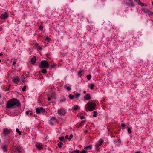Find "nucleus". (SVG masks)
Returning <instances> with one entry per match:
<instances>
[{
	"label": "nucleus",
	"mask_w": 153,
	"mask_h": 153,
	"mask_svg": "<svg viewBox=\"0 0 153 153\" xmlns=\"http://www.w3.org/2000/svg\"><path fill=\"white\" fill-rule=\"evenodd\" d=\"M86 93V91H83V93L84 94H85Z\"/></svg>",
	"instance_id": "nucleus-56"
},
{
	"label": "nucleus",
	"mask_w": 153,
	"mask_h": 153,
	"mask_svg": "<svg viewBox=\"0 0 153 153\" xmlns=\"http://www.w3.org/2000/svg\"><path fill=\"white\" fill-rule=\"evenodd\" d=\"M59 139L61 141H63L64 140H65L64 137L63 136L60 137Z\"/></svg>",
	"instance_id": "nucleus-33"
},
{
	"label": "nucleus",
	"mask_w": 153,
	"mask_h": 153,
	"mask_svg": "<svg viewBox=\"0 0 153 153\" xmlns=\"http://www.w3.org/2000/svg\"><path fill=\"white\" fill-rule=\"evenodd\" d=\"M23 82H25L26 81H25V80H23Z\"/></svg>",
	"instance_id": "nucleus-61"
},
{
	"label": "nucleus",
	"mask_w": 153,
	"mask_h": 153,
	"mask_svg": "<svg viewBox=\"0 0 153 153\" xmlns=\"http://www.w3.org/2000/svg\"><path fill=\"white\" fill-rule=\"evenodd\" d=\"M1 95L0 94V98H1Z\"/></svg>",
	"instance_id": "nucleus-58"
},
{
	"label": "nucleus",
	"mask_w": 153,
	"mask_h": 153,
	"mask_svg": "<svg viewBox=\"0 0 153 153\" xmlns=\"http://www.w3.org/2000/svg\"><path fill=\"white\" fill-rule=\"evenodd\" d=\"M128 131L129 134H131V131L130 128H128L127 129Z\"/></svg>",
	"instance_id": "nucleus-39"
},
{
	"label": "nucleus",
	"mask_w": 153,
	"mask_h": 153,
	"mask_svg": "<svg viewBox=\"0 0 153 153\" xmlns=\"http://www.w3.org/2000/svg\"><path fill=\"white\" fill-rule=\"evenodd\" d=\"M125 126H126V125L122 123L121 124V126L122 128V129H124V127H125Z\"/></svg>",
	"instance_id": "nucleus-41"
},
{
	"label": "nucleus",
	"mask_w": 153,
	"mask_h": 153,
	"mask_svg": "<svg viewBox=\"0 0 153 153\" xmlns=\"http://www.w3.org/2000/svg\"><path fill=\"white\" fill-rule=\"evenodd\" d=\"M92 148V145H90L88 146L85 147L84 149L86 150H88V149H91Z\"/></svg>",
	"instance_id": "nucleus-23"
},
{
	"label": "nucleus",
	"mask_w": 153,
	"mask_h": 153,
	"mask_svg": "<svg viewBox=\"0 0 153 153\" xmlns=\"http://www.w3.org/2000/svg\"><path fill=\"white\" fill-rule=\"evenodd\" d=\"M36 116H37V115H34V117H36Z\"/></svg>",
	"instance_id": "nucleus-60"
},
{
	"label": "nucleus",
	"mask_w": 153,
	"mask_h": 153,
	"mask_svg": "<svg viewBox=\"0 0 153 153\" xmlns=\"http://www.w3.org/2000/svg\"><path fill=\"white\" fill-rule=\"evenodd\" d=\"M42 73L44 74H46L47 72V71L45 69H43L42 70Z\"/></svg>",
	"instance_id": "nucleus-40"
},
{
	"label": "nucleus",
	"mask_w": 153,
	"mask_h": 153,
	"mask_svg": "<svg viewBox=\"0 0 153 153\" xmlns=\"http://www.w3.org/2000/svg\"><path fill=\"white\" fill-rule=\"evenodd\" d=\"M6 107L9 109L14 108L12 99L7 102L6 105Z\"/></svg>",
	"instance_id": "nucleus-5"
},
{
	"label": "nucleus",
	"mask_w": 153,
	"mask_h": 153,
	"mask_svg": "<svg viewBox=\"0 0 153 153\" xmlns=\"http://www.w3.org/2000/svg\"><path fill=\"white\" fill-rule=\"evenodd\" d=\"M50 56V55L49 54H47V57H48L49 56Z\"/></svg>",
	"instance_id": "nucleus-55"
},
{
	"label": "nucleus",
	"mask_w": 153,
	"mask_h": 153,
	"mask_svg": "<svg viewBox=\"0 0 153 153\" xmlns=\"http://www.w3.org/2000/svg\"><path fill=\"white\" fill-rule=\"evenodd\" d=\"M80 119L81 120L85 118V117L84 116H80Z\"/></svg>",
	"instance_id": "nucleus-46"
},
{
	"label": "nucleus",
	"mask_w": 153,
	"mask_h": 153,
	"mask_svg": "<svg viewBox=\"0 0 153 153\" xmlns=\"http://www.w3.org/2000/svg\"><path fill=\"white\" fill-rule=\"evenodd\" d=\"M66 100V98L65 97H63L62 99H61L60 100V102H62L64 101H65Z\"/></svg>",
	"instance_id": "nucleus-31"
},
{
	"label": "nucleus",
	"mask_w": 153,
	"mask_h": 153,
	"mask_svg": "<svg viewBox=\"0 0 153 153\" xmlns=\"http://www.w3.org/2000/svg\"><path fill=\"white\" fill-rule=\"evenodd\" d=\"M135 153H140V152L139 151H137Z\"/></svg>",
	"instance_id": "nucleus-53"
},
{
	"label": "nucleus",
	"mask_w": 153,
	"mask_h": 153,
	"mask_svg": "<svg viewBox=\"0 0 153 153\" xmlns=\"http://www.w3.org/2000/svg\"><path fill=\"white\" fill-rule=\"evenodd\" d=\"M91 75L90 74H89L87 76V78L88 80H90L91 79Z\"/></svg>",
	"instance_id": "nucleus-36"
},
{
	"label": "nucleus",
	"mask_w": 153,
	"mask_h": 153,
	"mask_svg": "<svg viewBox=\"0 0 153 153\" xmlns=\"http://www.w3.org/2000/svg\"><path fill=\"white\" fill-rule=\"evenodd\" d=\"M79 107L78 105H74V106L73 108L74 109L75 111L77 110L78 109H79Z\"/></svg>",
	"instance_id": "nucleus-27"
},
{
	"label": "nucleus",
	"mask_w": 153,
	"mask_h": 153,
	"mask_svg": "<svg viewBox=\"0 0 153 153\" xmlns=\"http://www.w3.org/2000/svg\"><path fill=\"white\" fill-rule=\"evenodd\" d=\"M65 88H66L68 91H70L71 90V88L69 86H67L66 85H65L64 86Z\"/></svg>",
	"instance_id": "nucleus-25"
},
{
	"label": "nucleus",
	"mask_w": 153,
	"mask_h": 153,
	"mask_svg": "<svg viewBox=\"0 0 153 153\" xmlns=\"http://www.w3.org/2000/svg\"><path fill=\"white\" fill-rule=\"evenodd\" d=\"M68 97L70 99L72 100L74 98V95H72L71 94H70L69 95Z\"/></svg>",
	"instance_id": "nucleus-26"
},
{
	"label": "nucleus",
	"mask_w": 153,
	"mask_h": 153,
	"mask_svg": "<svg viewBox=\"0 0 153 153\" xmlns=\"http://www.w3.org/2000/svg\"><path fill=\"white\" fill-rule=\"evenodd\" d=\"M51 100V98L50 97H49L48 96V100L49 101H50Z\"/></svg>",
	"instance_id": "nucleus-49"
},
{
	"label": "nucleus",
	"mask_w": 153,
	"mask_h": 153,
	"mask_svg": "<svg viewBox=\"0 0 153 153\" xmlns=\"http://www.w3.org/2000/svg\"><path fill=\"white\" fill-rule=\"evenodd\" d=\"M73 135L72 134H71L70 135L69 138H68V140L69 141H70L71 140V139L73 138Z\"/></svg>",
	"instance_id": "nucleus-37"
},
{
	"label": "nucleus",
	"mask_w": 153,
	"mask_h": 153,
	"mask_svg": "<svg viewBox=\"0 0 153 153\" xmlns=\"http://www.w3.org/2000/svg\"><path fill=\"white\" fill-rule=\"evenodd\" d=\"M45 109H43L42 107H40L36 109V112L38 114H40L41 112L45 113Z\"/></svg>",
	"instance_id": "nucleus-7"
},
{
	"label": "nucleus",
	"mask_w": 153,
	"mask_h": 153,
	"mask_svg": "<svg viewBox=\"0 0 153 153\" xmlns=\"http://www.w3.org/2000/svg\"><path fill=\"white\" fill-rule=\"evenodd\" d=\"M105 100H103V102H105Z\"/></svg>",
	"instance_id": "nucleus-62"
},
{
	"label": "nucleus",
	"mask_w": 153,
	"mask_h": 153,
	"mask_svg": "<svg viewBox=\"0 0 153 153\" xmlns=\"http://www.w3.org/2000/svg\"><path fill=\"white\" fill-rule=\"evenodd\" d=\"M130 2H132L133 0H129Z\"/></svg>",
	"instance_id": "nucleus-59"
},
{
	"label": "nucleus",
	"mask_w": 153,
	"mask_h": 153,
	"mask_svg": "<svg viewBox=\"0 0 153 153\" xmlns=\"http://www.w3.org/2000/svg\"><path fill=\"white\" fill-rule=\"evenodd\" d=\"M19 81L20 79L18 77H14L12 80L13 82L15 84H18Z\"/></svg>",
	"instance_id": "nucleus-15"
},
{
	"label": "nucleus",
	"mask_w": 153,
	"mask_h": 153,
	"mask_svg": "<svg viewBox=\"0 0 153 153\" xmlns=\"http://www.w3.org/2000/svg\"><path fill=\"white\" fill-rule=\"evenodd\" d=\"M12 100L14 108L20 106L21 103L17 99L13 98L12 99Z\"/></svg>",
	"instance_id": "nucleus-2"
},
{
	"label": "nucleus",
	"mask_w": 153,
	"mask_h": 153,
	"mask_svg": "<svg viewBox=\"0 0 153 153\" xmlns=\"http://www.w3.org/2000/svg\"><path fill=\"white\" fill-rule=\"evenodd\" d=\"M2 55H3V54L2 53H0V56H2Z\"/></svg>",
	"instance_id": "nucleus-57"
},
{
	"label": "nucleus",
	"mask_w": 153,
	"mask_h": 153,
	"mask_svg": "<svg viewBox=\"0 0 153 153\" xmlns=\"http://www.w3.org/2000/svg\"><path fill=\"white\" fill-rule=\"evenodd\" d=\"M56 122H57V123H59V122L57 121V120L56 117H52L49 121V123L52 126L54 125L55 123Z\"/></svg>",
	"instance_id": "nucleus-6"
},
{
	"label": "nucleus",
	"mask_w": 153,
	"mask_h": 153,
	"mask_svg": "<svg viewBox=\"0 0 153 153\" xmlns=\"http://www.w3.org/2000/svg\"><path fill=\"white\" fill-rule=\"evenodd\" d=\"M43 26L42 25H40L39 26V29H40V30H42V29H43Z\"/></svg>",
	"instance_id": "nucleus-43"
},
{
	"label": "nucleus",
	"mask_w": 153,
	"mask_h": 153,
	"mask_svg": "<svg viewBox=\"0 0 153 153\" xmlns=\"http://www.w3.org/2000/svg\"><path fill=\"white\" fill-rule=\"evenodd\" d=\"M85 133H87L88 132V131L87 130H86L85 131Z\"/></svg>",
	"instance_id": "nucleus-54"
},
{
	"label": "nucleus",
	"mask_w": 153,
	"mask_h": 153,
	"mask_svg": "<svg viewBox=\"0 0 153 153\" xmlns=\"http://www.w3.org/2000/svg\"><path fill=\"white\" fill-rule=\"evenodd\" d=\"M16 61H13V62L12 65H15L16 64Z\"/></svg>",
	"instance_id": "nucleus-47"
},
{
	"label": "nucleus",
	"mask_w": 153,
	"mask_h": 153,
	"mask_svg": "<svg viewBox=\"0 0 153 153\" xmlns=\"http://www.w3.org/2000/svg\"><path fill=\"white\" fill-rule=\"evenodd\" d=\"M96 106L95 103L92 102H88L85 105L86 110L87 111H92L95 110Z\"/></svg>",
	"instance_id": "nucleus-1"
},
{
	"label": "nucleus",
	"mask_w": 153,
	"mask_h": 153,
	"mask_svg": "<svg viewBox=\"0 0 153 153\" xmlns=\"http://www.w3.org/2000/svg\"><path fill=\"white\" fill-rule=\"evenodd\" d=\"M58 114L60 115H64L66 113V111L63 109H58Z\"/></svg>",
	"instance_id": "nucleus-12"
},
{
	"label": "nucleus",
	"mask_w": 153,
	"mask_h": 153,
	"mask_svg": "<svg viewBox=\"0 0 153 153\" xmlns=\"http://www.w3.org/2000/svg\"><path fill=\"white\" fill-rule=\"evenodd\" d=\"M35 146L39 150L41 149L42 148V145L41 143H36Z\"/></svg>",
	"instance_id": "nucleus-14"
},
{
	"label": "nucleus",
	"mask_w": 153,
	"mask_h": 153,
	"mask_svg": "<svg viewBox=\"0 0 153 153\" xmlns=\"http://www.w3.org/2000/svg\"><path fill=\"white\" fill-rule=\"evenodd\" d=\"M81 94L79 93L76 92L75 94V97L77 99H78L79 97L80 96Z\"/></svg>",
	"instance_id": "nucleus-22"
},
{
	"label": "nucleus",
	"mask_w": 153,
	"mask_h": 153,
	"mask_svg": "<svg viewBox=\"0 0 153 153\" xmlns=\"http://www.w3.org/2000/svg\"><path fill=\"white\" fill-rule=\"evenodd\" d=\"M152 5L153 6V1H152Z\"/></svg>",
	"instance_id": "nucleus-63"
},
{
	"label": "nucleus",
	"mask_w": 153,
	"mask_h": 153,
	"mask_svg": "<svg viewBox=\"0 0 153 153\" xmlns=\"http://www.w3.org/2000/svg\"><path fill=\"white\" fill-rule=\"evenodd\" d=\"M63 144L61 142H60L59 143H58L57 144L58 147L59 148H61L62 147V145Z\"/></svg>",
	"instance_id": "nucleus-28"
},
{
	"label": "nucleus",
	"mask_w": 153,
	"mask_h": 153,
	"mask_svg": "<svg viewBox=\"0 0 153 153\" xmlns=\"http://www.w3.org/2000/svg\"><path fill=\"white\" fill-rule=\"evenodd\" d=\"M16 131L17 132L19 135L22 134L21 132L18 129H16Z\"/></svg>",
	"instance_id": "nucleus-32"
},
{
	"label": "nucleus",
	"mask_w": 153,
	"mask_h": 153,
	"mask_svg": "<svg viewBox=\"0 0 153 153\" xmlns=\"http://www.w3.org/2000/svg\"><path fill=\"white\" fill-rule=\"evenodd\" d=\"M103 142V140H102L101 139H100L98 142V143L95 145V146L96 149L97 151H98L99 150V146H101Z\"/></svg>",
	"instance_id": "nucleus-9"
},
{
	"label": "nucleus",
	"mask_w": 153,
	"mask_h": 153,
	"mask_svg": "<svg viewBox=\"0 0 153 153\" xmlns=\"http://www.w3.org/2000/svg\"><path fill=\"white\" fill-rule=\"evenodd\" d=\"M49 64L45 60L42 61L41 62L39 68H48L49 67Z\"/></svg>",
	"instance_id": "nucleus-3"
},
{
	"label": "nucleus",
	"mask_w": 153,
	"mask_h": 153,
	"mask_svg": "<svg viewBox=\"0 0 153 153\" xmlns=\"http://www.w3.org/2000/svg\"><path fill=\"white\" fill-rule=\"evenodd\" d=\"M146 13H148L149 16L152 15L153 16V12H151L149 10H147Z\"/></svg>",
	"instance_id": "nucleus-21"
},
{
	"label": "nucleus",
	"mask_w": 153,
	"mask_h": 153,
	"mask_svg": "<svg viewBox=\"0 0 153 153\" xmlns=\"http://www.w3.org/2000/svg\"><path fill=\"white\" fill-rule=\"evenodd\" d=\"M131 2V5L133 6L134 5V4L133 3L132 1Z\"/></svg>",
	"instance_id": "nucleus-52"
},
{
	"label": "nucleus",
	"mask_w": 153,
	"mask_h": 153,
	"mask_svg": "<svg viewBox=\"0 0 153 153\" xmlns=\"http://www.w3.org/2000/svg\"><path fill=\"white\" fill-rule=\"evenodd\" d=\"M3 151L4 152H7V147L6 145H5L1 147Z\"/></svg>",
	"instance_id": "nucleus-18"
},
{
	"label": "nucleus",
	"mask_w": 153,
	"mask_h": 153,
	"mask_svg": "<svg viewBox=\"0 0 153 153\" xmlns=\"http://www.w3.org/2000/svg\"><path fill=\"white\" fill-rule=\"evenodd\" d=\"M51 38L49 37L48 36L46 37V40L48 41V42L50 41L51 40Z\"/></svg>",
	"instance_id": "nucleus-42"
},
{
	"label": "nucleus",
	"mask_w": 153,
	"mask_h": 153,
	"mask_svg": "<svg viewBox=\"0 0 153 153\" xmlns=\"http://www.w3.org/2000/svg\"><path fill=\"white\" fill-rule=\"evenodd\" d=\"M76 152V153H79V150H74L71 153H74Z\"/></svg>",
	"instance_id": "nucleus-38"
},
{
	"label": "nucleus",
	"mask_w": 153,
	"mask_h": 153,
	"mask_svg": "<svg viewBox=\"0 0 153 153\" xmlns=\"http://www.w3.org/2000/svg\"><path fill=\"white\" fill-rule=\"evenodd\" d=\"M51 98L55 99L56 97V94L54 92H53L51 93Z\"/></svg>",
	"instance_id": "nucleus-20"
},
{
	"label": "nucleus",
	"mask_w": 153,
	"mask_h": 153,
	"mask_svg": "<svg viewBox=\"0 0 153 153\" xmlns=\"http://www.w3.org/2000/svg\"><path fill=\"white\" fill-rule=\"evenodd\" d=\"M134 1L137 2L138 5L141 6V7H143V6L146 7L147 6V4L146 3H142L141 2L140 0H134Z\"/></svg>",
	"instance_id": "nucleus-11"
},
{
	"label": "nucleus",
	"mask_w": 153,
	"mask_h": 153,
	"mask_svg": "<svg viewBox=\"0 0 153 153\" xmlns=\"http://www.w3.org/2000/svg\"><path fill=\"white\" fill-rule=\"evenodd\" d=\"M29 114L30 115H32L33 114V113L32 112V111H31L30 112V113H29Z\"/></svg>",
	"instance_id": "nucleus-51"
},
{
	"label": "nucleus",
	"mask_w": 153,
	"mask_h": 153,
	"mask_svg": "<svg viewBox=\"0 0 153 153\" xmlns=\"http://www.w3.org/2000/svg\"><path fill=\"white\" fill-rule=\"evenodd\" d=\"M36 58L35 56H34L31 59L30 62L32 64H34L36 62Z\"/></svg>",
	"instance_id": "nucleus-16"
},
{
	"label": "nucleus",
	"mask_w": 153,
	"mask_h": 153,
	"mask_svg": "<svg viewBox=\"0 0 153 153\" xmlns=\"http://www.w3.org/2000/svg\"><path fill=\"white\" fill-rule=\"evenodd\" d=\"M86 121V120H82L81 122L79 124H77V127L79 128L80 127L82 126L83 125V123Z\"/></svg>",
	"instance_id": "nucleus-17"
},
{
	"label": "nucleus",
	"mask_w": 153,
	"mask_h": 153,
	"mask_svg": "<svg viewBox=\"0 0 153 153\" xmlns=\"http://www.w3.org/2000/svg\"><path fill=\"white\" fill-rule=\"evenodd\" d=\"M94 84L92 83L91 84L90 88V89L91 90L94 89Z\"/></svg>",
	"instance_id": "nucleus-34"
},
{
	"label": "nucleus",
	"mask_w": 153,
	"mask_h": 153,
	"mask_svg": "<svg viewBox=\"0 0 153 153\" xmlns=\"http://www.w3.org/2000/svg\"><path fill=\"white\" fill-rule=\"evenodd\" d=\"M112 137H114V136H112Z\"/></svg>",
	"instance_id": "nucleus-64"
},
{
	"label": "nucleus",
	"mask_w": 153,
	"mask_h": 153,
	"mask_svg": "<svg viewBox=\"0 0 153 153\" xmlns=\"http://www.w3.org/2000/svg\"><path fill=\"white\" fill-rule=\"evenodd\" d=\"M56 66V64L54 63H53V64H52L51 65V66L52 68H55Z\"/></svg>",
	"instance_id": "nucleus-30"
},
{
	"label": "nucleus",
	"mask_w": 153,
	"mask_h": 153,
	"mask_svg": "<svg viewBox=\"0 0 153 153\" xmlns=\"http://www.w3.org/2000/svg\"><path fill=\"white\" fill-rule=\"evenodd\" d=\"M8 16V13L5 12L1 15L0 18L1 19H7Z\"/></svg>",
	"instance_id": "nucleus-10"
},
{
	"label": "nucleus",
	"mask_w": 153,
	"mask_h": 153,
	"mask_svg": "<svg viewBox=\"0 0 153 153\" xmlns=\"http://www.w3.org/2000/svg\"><path fill=\"white\" fill-rule=\"evenodd\" d=\"M31 111H27L26 112V114L27 115H28L29 114V113Z\"/></svg>",
	"instance_id": "nucleus-44"
},
{
	"label": "nucleus",
	"mask_w": 153,
	"mask_h": 153,
	"mask_svg": "<svg viewBox=\"0 0 153 153\" xmlns=\"http://www.w3.org/2000/svg\"><path fill=\"white\" fill-rule=\"evenodd\" d=\"M120 139H117V142H120Z\"/></svg>",
	"instance_id": "nucleus-50"
},
{
	"label": "nucleus",
	"mask_w": 153,
	"mask_h": 153,
	"mask_svg": "<svg viewBox=\"0 0 153 153\" xmlns=\"http://www.w3.org/2000/svg\"><path fill=\"white\" fill-rule=\"evenodd\" d=\"M83 71H84L83 70H80L79 71H78V75L80 76H82V73Z\"/></svg>",
	"instance_id": "nucleus-24"
},
{
	"label": "nucleus",
	"mask_w": 153,
	"mask_h": 153,
	"mask_svg": "<svg viewBox=\"0 0 153 153\" xmlns=\"http://www.w3.org/2000/svg\"><path fill=\"white\" fill-rule=\"evenodd\" d=\"M27 86L26 85L24 86L23 88H22V91H26V88Z\"/></svg>",
	"instance_id": "nucleus-35"
},
{
	"label": "nucleus",
	"mask_w": 153,
	"mask_h": 153,
	"mask_svg": "<svg viewBox=\"0 0 153 153\" xmlns=\"http://www.w3.org/2000/svg\"><path fill=\"white\" fill-rule=\"evenodd\" d=\"M14 149L16 150L15 152H16L19 153H21L22 152V147L19 146H15Z\"/></svg>",
	"instance_id": "nucleus-8"
},
{
	"label": "nucleus",
	"mask_w": 153,
	"mask_h": 153,
	"mask_svg": "<svg viewBox=\"0 0 153 153\" xmlns=\"http://www.w3.org/2000/svg\"><path fill=\"white\" fill-rule=\"evenodd\" d=\"M12 131V130L9 129L7 128L3 129L2 134L5 137L7 136Z\"/></svg>",
	"instance_id": "nucleus-4"
},
{
	"label": "nucleus",
	"mask_w": 153,
	"mask_h": 153,
	"mask_svg": "<svg viewBox=\"0 0 153 153\" xmlns=\"http://www.w3.org/2000/svg\"><path fill=\"white\" fill-rule=\"evenodd\" d=\"M80 153H86V151L85 150H83L80 152Z\"/></svg>",
	"instance_id": "nucleus-45"
},
{
	"label": "nucleus",
	"mask_w": 153,
	"mask_h": 153,
	"mask_svg": "<svg viewBox=\"0 0 153 153\" xmlns=\"http://www.w3.org/2000/svg\"><path fill=\"white\" fill-rule=\"evenodd\" d=\"M65 139H68V136L67 135H66L65 136Z\"/></svg>",
	"instance_id": "nucleus-48"
},
{
	"label": "nucleus",
	"mask_w": 153,
	"mask_h": 153,
	"mask_svg": "<svg viewBox=\"0 0 153 153\" xmlns=\"http://www.w3.org/2000/svg\"><path fill=\"white\" fill-rule=\"evenodd\" d=\"M35 47L37 48L38 49H39L40 50H41L42 49V47H40L38 43H36L35 44Z\"/></svg>",
	"instance_id": "nucleus-19"
},
{
	"label": "nucleus",
	"mask_w": 153,
	"mask_h": 153,
	"mask_svg": "<svg viewBox=\"0 0 153 153\" xmlns=\"http://www.w3.org/2000/svg\"><path fill=\"white\" fill-rule=\"evenodd\" d=\"M94 114L93 116L94 117H97V115L98 113L97 111H93Z\"/></svg>",
	"instance_id": "nucleus-29"
},
{
	"label": "nucleus",
	"mask_w": 153,
	"mask_h": 153,
	"mask_svg": "<svg viewBox=\"0 0 153 153\" xmlns=\"http://www.w3.org/2000/svg\"><path fill=\"white\" fill-rule=\"evenodd\" d=\"M91 99V97L90 96V94L88 93L86 95H85L84 97V100H88Z\"/></svg>",
	"instance_id": "nucleus-13"
}]
</instances>
